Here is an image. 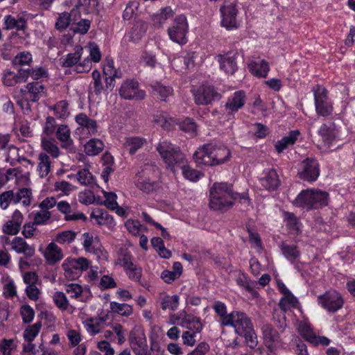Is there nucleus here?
<instances>
[{
  "label": "nucleus",
  "mask_w": 355,
  "mask_h": 355,
  "mask_svg": "<svg viewBox=\"0 0 355 355\" xmlns=\"http://www.w3.org/2000/svg\"><path fill=\"white\" fill-rule=\"evenodd\" d=\"M157 150L166 164V168L173 173H175L186 163L185 155L181 152L180 148L168 141L159 142Z\"/></svg>",
  "instance_id": "nucleus-2"
},
{
  "label": "nucleus",
  "mask_w": 355,
  "mask_h": 355,
  "mask_svg": "<svg viewBox=\"0 0 355 355\" xmlns=\"http://www.w3.org/2000/svg\"><path fill=\"white\" fill-rule=\"evenodd\" d=\"M159 173L156 167L149 166L144 167L136 175L135 184L137 187L146 193L153 191Z\"/></svg>",
  "instance_id": "nucleus-6"
},
{
  "label": "nucleus",
  "mask_w": 355,
  "mask_h": 355,
  "mask_svg": "<svg viewBox=\"0 0 355 355\" xmlns=\"http://www.w3.org/2000/svg\"><path fill=\"white\" fill-rule=\"evenodd\" d=\"M153 122L164 130H170L178 123L175 118L171 117L164 112H157L154 114Z\"/></svg>",
  "instance_id": "nucleus-41"
},
{
  "label": "nucleus",
  "mask_w": 355,
  "mask_h": 355,
  "mask_svg": "<svg viewBox=\"0 0 355 355\" xmlns=\"http://www.w3.org/2000/svg\"><path fill=\"white\" fill-rule=\"evenodd\" d=\"M42 327L40 322L29 325L23 333V338L26 342H33L39 334Z\"/></svg>",
  "instance_id": "nucleus-58"
},
{
  "label": "nucleus",
  "mask_w": 355,
  "mask_h": 355,
  "mask_svg": "<svg viewBox=\"0 0 355 355\" xmlns=\"http://www.w3.org/2000/svg\"><path fill=\"white\" fill-rule=\"evenodd\" d=\"M105 320L102 317H93L85 319L83 324L86 331L92 336L99 334L104 327Z\"/></svg>",
  "instance_id": "nucleus-36"
},
{
  "label": "nucleus",
  "mask_w": 355,
  "mask_h": 355,
  "mask_svg": "<svg viewBox=\"0 0 355 355\" xmlns=\"http://www.w3.org/2000/svg\"><path fill=\"white\" fill-rule=\"evenodd\" d=\"M57 139L61 143L63 148L71 150L73 148V142L71 136V130L67 125H59L55 131Z\"/></svg>",
  "instance_id": "nucleus-34"
},
{
  "label": "nucleus",
  "mask_w": 355,
  "mask_h": 355,
  "mask_svg": "<svg viewBox=\"0 0 355 355\" xmlns=\"http://www.w3.org/2000/svg\"><path fill=\"white\" fill-rule=\"evenodd\" d=\"M259 182L268 191L277 190L280 185L279 175L273 168L264 169L259 178Z\"/></svg>",
  "instance_id": "nucleus-23"
},
{
  "label": "nucleus",
  "mask_w": 355,
  "mask_h": 355,
  "mask_svg": "<svg viewBox=\"0 0 355 355\" xmlns=\"http://www.w3.org/2000/svg\"><path fill=\"white\" fill-rule=\"evenodd\" d=\"M119 95L125 100L140 101L145 98L146 92L139 88V83L134 79H127L121 84Z\"/></svg>",
  "instance_id": "nucleus-14"
},
{
  "label": "nucleus",
  "mask_w": 355,
  "mask_h": 355,
  "mask_svg": "<svg viewBox=\"0 0 355 355\" xmlns=\"http://www.w3.org/2000/svg\"><path fill=\"white\" fill-rule=\"evenodd\" d=\"M234 201H240L247 205L250 200L245 193H234L232 186L225 183H214L210 189L209 206L214 210L230 208Z\"/></svg>",
  "instance_id": "nucleus-1"
},
{
  "label": "nucleus",
  "mask_w": 355,
  "mask_h": 355,
  "mask_svg": "<svg viewBox=\"0 0 355 355\" xmlns=\"http://www.w3.org/2000/svg\"><path fill=\"white\" fill-rule=\"evenodd\" d=\"M17 347V342L13 339H3L0 343V351L3 355H12Z\"/></svg>",
  "instance_id": "nucleus-64"
},
{
  "label": "nucleus",
  "mask_w": 355,
  "mask_h": 355,
  "mask_svg": "<svg viewBox=\"0 0 355 355\" xmlns=\"http://www.w3.org/2000/svg\"><path fill=\"white\" fill-rule=\"evenodd\" d=\"M340 130L336 125L331 123L329 125L322 124L318 130L324 145L329 146L334 141L340 139Z\"/></svg>",
  "instance_id": "nucleus-24"
},
{
  "label": "nucleus",
  "mask_w": 355,
  "mask_h": 355,
  "mask_svg": "<svg viewBox=\"0 0 355 355\" xmlns=\"http://www.w3.org/2000/svg\"><path fill=\"white\" fill-rule=\"evenodd\" d=\"M4 243L10 245V250L17 254H22L26 257H32L35 253L34 245H29L21 236H15L12 240L6 237Z\"/></svg>",
  "instance_id": "nucleus-18"
},
{
  "label": "nucleus",
  "mask_w": 355,
  "mask_h": 355,
  "mask_svg": "<svg viewBox=\"0 0 355 355\" xmlns=\"http://www.w3.org/2000/svg\"><path fill=\"white\" fill-rule=\"evenodd\" d=\"M328 193L318 189L302 191L296 197L294 204L306 209H317L327 205Z\"/></svg>",
  "instance_id": "nucleus-3"
},
{
  "label": "nucleus",
  "mask_w": 355,
  "mask_h": 355,
  "mask_svg": "<svg viewBox=\"0 0 355 355\" xmlns=\"http://www.w3.org/2000/svg\"><path fill=\"white\" fill-rule=\"evenodd\" d=\"M312 91L317 114L324 117L331 115L334 108L332 102L328 97L327 90L324 87L318 85Z\"/></svg>",
  "instance_id": "nucleus-5"
},
{
  "label": "nucleus",
  "mask_w": 355,
  "mask_h": 355,
  "mask_svg": "<svg viewBox=\"0 0 355 355\" xmlns=\"http://www.w3.org/2000/svg\"><path fill=\"white\" fill-rule=\"evenodd\" d=\"M125 227L128 232L133 236H139L146 230V227L139 221L132 219H128L125 223Z\"/></svg>",
  "instance_id": "nucleus-62"
},
{
  "label": "nucleus",
  "mask_w": 355,
  "mask_h": 355,
  "mask_svg": "<svg viewBox=\"0 0 355 355\" xmlns=\"http://www.w3.org/2000/svg\"><path fill=\"white\" fill-rule=\"evenodd\" d=\"M195 58L196 53L194 52H189L185 55L174 58L171 61V65L176 71L190 69L194 67Z\"/></svg>",
  "instance_id": "nucleus-30"
},
{
  "label": "nucleus",
  "mask_w": 355,
  "mask_h": 355,
  "mask_svg": "<svg viewBox=\"0 0 355 355\" xmlns=\"http://www.w3.org/2000/svg\"><path fill=\"white\" fill-rule=\"evenodd\" d=\"M3 296L8 300L14 298L17 295V286L14 280L10 277L5 279L3 286Z\"/></svg>",
  "instance_id": "nucleus-56"
},
{
  "label": "nucleus",
  "mask_w": 355,
  "mask_h": 355,
  "mask_svg": "<svg viewBox=\"0 0 355 355\" xmlns=\"http://www.w3.org/2000/svg\"><path fill=\"white\" fill-rule=\"evenodd\" d=\"M75 121L78 124L75 134L79 139H85L98 132V125L95 120L89 118L84 113L76 116Z\"/></svg>",
  "instance_id": "nucleus-12"
},
{
  "label": "nucleus",
  "mask_w": 355,
  "mask_h": 355,
  "mask_svg": "<svg viewBox=\"0 0 355 355\" xmlns=\"http://www.w3.org/2000/svg\"><path fill=\"white\" fill-rule=\"evenodd\" d=\"M146 143V139L141 137H127L123 141V146L130 154H135Z\"/></svg>",
  "instance_id": "nucleus-42"
},
{
  "label": "nucleus",
  "mask_w": 355,
  "mask_h": 355,
  "mask_svg": "<svg viewBox=\"0 0 355 355\" xmlns=\"http://www.w3.org/2000/svg\"><path fill=\"white\" fill-rule=\"evenodd\" d=\"M51 169V162L49 156L45 153H41L38 155L37 172L41 178H46Z\"/></svg>",
  "instance_id": "nucleus-43"
},
{
  "label": "nucleus",
  "mask_w": 355,
  "mask_h": 355,
  "mask_svg": "<svg viewBox=\"0 0 355 355\" xmlns=\"http://www.w3.org/2000/svg\"><path fill=\"white\" fill-rule=\"evenodd\" d=\"M155 94L159 96L162 101L173 94V89L169 86L164 85L159 83H156L152 86Z\"/></svg>",
  "instance_id": "nucleus-61"
},
{
  "label": "nucleus",
  "mask_w": 355,
  "mask_h": 355,
  "mask_svg": "<svg viewBox=\"0 0 355 355\" xmlns=\"http://www.w3.org/2000/svg\"><path fill=\"white\" fill-rule=\"evenodd\" d=\"M195 103L199 105H207L213 101L220 100V94L210 85H201L198 88L191 89Z\"/></svg>",
  "instance_id": "nucleus-10"
},
{
  "label": "nucleus",
  "mask_w": 355,
  "mask_h": 355,
  "mask_svg": "<svg viewBox=\"0 0 355 355\" xmlns=\"http://www.w3.org/2000/svg\"><path fill=\"white\" fill-rule=\"evenodd\" d=\"M261 329L266 346L271 352L273 351L280 343L278 332L268 324H263Z\"/></svg>",
  "instance_id": "nucleus-28"
},
{
  "label": "nucleus",
  "mask_w": 355,
  "mask_h": 355,
  "mask_svg": "<svg viewBox=\"0 0 355 355\" xmlns=\"http://www.w3.org/2000/svg\"><path fill=\"white\" fill-rule=\"evenodd\" d=\"M104 148L103 141L98 139H92L85 145V152L90 156L96 155Z\"/></svg>",
  "instance_id": "nucleus-50"
},
{
  "label": "nucleus",
  "mask_w": 355,
  "mask_h": 355,
  "mask_svg": "<svg viewBox=\"0 0 355 355\" xmlns=\"http://www.w3.org/2000/svg\"><path fill=\"white\" fill-rule=\"evenodd\" d=\"M89 56L76 65V73L88 72L92 69V62L97 63L101 59V53L98 46L94 43L88 45Z\"/></svg>",
  "instance_id": "nucleus-19"
},
{
  "label": "nucleus",
  "mask_w": 355,
  "mask_h": 355,
  "mask_svg": "<svg viewBox=\"0 0 355 355\" xmlns=\"http://www.w3.org/2000/svg\"><path fill=\"white\" fill-rule=\"evenodd\" d=\"M28 14L23 12L17 15H6L3 17V28L6 30L24 31L27 26Z\"/></svg>",
  "instance_id": "nucleus-22"
},
{
  "label": "nucleus",
  "mask_w": 355,
  "mask_h": 355,
  "mask_svg": "<svg viewBox=\"0 0 355 355\" xmlns=\"http://www.w3.org/2000/svg\"><path fill=\"white\" fill-rule=\"evenodd\" d=\"M77 11L75 8H73L71 13L64 12L60 14L57 21L55 23V27L57 29L62 30L65 29L69 26L71 21L76 20Z\"/></svg>",
  "instance_id": "nucleus-46"
},
{
  "label": "nucleus",
  "mask_w": 355,
  "mask_h": 355,
  "mask_svg": "<svg viewBox=\"0 0 355 355\" xmlns=\"http://www.w3.org/2000/svg\"><path fill=\"white\" fill-rule=\"evenodd\" d=\"M147 27L146 23L142 21H136L130 33V40L134 42H138L146 33Z\"/></svg>",
  "instance_id": "nucleus-54"
},
{
  "label": "nucleus",
  "mask_w": 355,
  "mask_h": 355,
  "mask_svg": "<svg viewBox=\"0 0 355 355\" xmlns=\"http://www.w3.org/2000/svg\"><path fill=\"white\" fill-rule=\"evenodd\" d=\"M245 101V92L243 90L236 91L228 98L225 105V110L229 113L234 114L244 106Z\"/></svg>",
  "instance_id": "nucleus-26"
},
{
  "label": "nucleus",
  "mask_w": 355,
  "mask_h": 355,
  "mask_svg": "<svg viewBox=\"0 0 355 355\" xmlns=\"http://www.w3.org/2000/svg\"><path fill=\"white\" fill-rule=\"evenodd\" d=\"M221 26L227 31L239 28L241 21L237 18L238 10L236 6L232 2H225L220 7Z\"/></svg>",
  "instance_id": "nucleus-9"
},
{
  "label": "nucleus",
  "mask_w": 355,
  "mask_h": 355,
  "mask_svg": "<svg viewBox=\"0 0 355 355\" xmlns=\"http://www.w3.org/2000/svg\"><path fill=\"white\" fill-rule=\"evenodd\" d=\"M300 135V132L298 130L290 131L282 139L277 141L275 144L276 150L280 153L283 152L288 147L293 146Z\"/></svg>",
  "instance_id": "nucleus-40"
},
{
  "label": "nucleus",
  "mask_w": 355,
  "mask_h": 355,
  "mask_svg": "<svg viewBox=\"0 0 355 355\" xmlns=\"http://www.w3.org/2000/svg\"><path fill=\"white\" fill-rule=\"evenodd\" d=\"M110 309L112 313L117 314L122 317L128 318L133 313L132 306L126 303H119L112 301L110 303Z\"/></svg>",
  "instance_id": "nucleus-45"
},
{
  "label": "nucleus",
  "mask_w": 355,
  "mask_h": 355,
  "mask_svg": "<svg viewBox=\"0 0 355 355\" xmlns=\"http://www.w3.org/2000/svg\"><path fill=\"white\" fill-rule=\"evenodd\" d=\"M58 210L64 215L66 220H86L87 218L82 212L71 213V207L66 200H61L56 204Z\"/></svg>",
  "instance_id": "nucleus-35"
},
{
  "label": "nucleus",
  "mask_w": 355,
  "mask_h": 355,
  "mask_svg": "<svg viewBox=\"0 0 355 355\" xmlns=\"http://www.w3.org/2000/svg\"><path fill=\"white\" fill-rule=\"evenodd\" d=\"M66 291L70 297L80 302H86L91 297V293L89 289L83 288L78 284H69L66 286Z\"/></svg>",
  "instance_id": "nucleus-37"
},
{
  "label": "nucleus",
  "mask_w": 355,
  "mask_h": 355,
  "mask_svg": "<svg viewBox=\"0 0 355 355\" xmlns=\"http://www.w3.org/2000/svg\"><path fill=\"white\" fill-rule=\"evenodd\" d=\"M42 254L47 263L50 265L59 262L63 258L62 249L55 242H51L44 250Z\"/></svg>",
  "instance_id": "nucleus-32"
},
{
  "label": "nucleus",
  "mask_w": 355,
  "mask_h": 355,
  "mask_svg": "<svg viewBox=\"0 0 355 355\" xmlns=\"http://www.w3.org/2000/svg\"><path fill=\"white\" fill-rule=\"evenodd\" d=\"M89 262L85 258L66 259L62 267L64 276L69 280H74L80 277L81 273L89 268Z\"/></svg>",
  "instance_id": "nucleus-8"
},
{
  "label": "nucleus",
  "mask_w": 355,
  "mask_h": 355,
  "mask_svg": "<svg viewBox=\"0 0 355 355\" xmlns=\"http://www.w3.org/2000/svg\"><path fill=\"white\" fill-rule=\"evenodd\" d=\"M51 109L53 110L54 114L59 119H66L70 114L69 104L66 101L58 102L55 105L51 107Z\"/></svg>",
  "instance_id": "nucleus-59"
},
{
  "label": "nucleus",
  "mask_w": 355,
  "mask_h": 355,
  "mask_svg": "<svg viewBox=\"0 0 355 355\" xmlns=\"http://www.w3.org/2000/svg\"><path fill=\"white\" fill-rule=\"evenodd\" d=\"M297 174L300 179L314 182L320 175L319 164L316 159L307 158L303 160L298 166Z\"/></svg>",
  "instance_id": "nucleus-15"
},
{
  "label": "nucleus",
  "mask_w": 355,
  "mask_h": 355,
  "mask_svg": "<svg viewBox=\"0 0 355 355\" xmlns=\"http://www.w3.org/2000/svg\"><path fill=\"white\" fill-rule=\"evenodd\" d=\"M28 78V76L21 71L15 73L10 71L4 73L3 77V83L6 86L11 87L18 83H25Z\"/></svg>",
  "instance_id": "nucleus-44"
},
{
  "label": "nucleus",
  "mask_w": 355,
  "mask_h": 355,
  "mask_svg": "<svg viewBox=\"0 0 355 355\" xmlns=\"http://www.w3.org/2000/svg\"><path fill=\"white\" fill-rule=\"evenodd\" d=\"M76 178L78 183L83 186L92 187L96 184L94 176L87 168L79 170L76 174Z\"/></svg>",
  "instance_id": "nucleus-53"
},
{
  "label": "nucleus",
  "mask_w": 355,
  "mask_h": 355,
  "mask_svg": "<svg viewBox=\"0 0 355 355\" xmlns=\"http://www.w3.org/2000/svg\"><path fill=\"white\" fill-rule=\"evenodd\" d=\"M180 303V297L178 295H167L162 301V309L163 310L170 309L175 311L178 309Z\"/></svg>",
  "instance_id": "nucleus-63"
},
{
  "label": "nucleus",
  "mask_w": 355,
  "mask_h": 355,
  "mask_svg": "<svg viewBox=\"0 0 355 355\" xmlns=\"http://www.w3.org/2000/svg\"><path fill=\"white\" fill-rule=\"evenodd\" d=\"M83 53V48L81 46H76L73 52L69 53L60 59V65L63 67H74L76 72V65L81 62L80 58Z\"/></svg>",
  "instance_id": "nucleus-31"
},
{
  "label": "nucleus",
  "mask_w": 355,
  "mask_h": 355,
  "mask_svg": "<svg viewBox=\"0 0 355 355\" xmlns=\"http://www.w3.org/2000/svg\"><path fill=\"white\" fill-rule=\"evenodd\" d=\"M44 94V86L38 83H31L21 88L19 94L15 95L17 103L22 107L25 104L28 106V102H35Z\"/></svg>",
  "instance_id": "nucleus-4"
},
{
  "label": "nucleus",
  "mask_w": 355,
  "mask_h": 355,
  "mask_svg": "<svg viewBox=\"0 0 355 355\" xmlns=\"http://www.w3.org/2000/svg\"><path fill=\"white\" fill-rule=\"evenodd\" d=\"M219 64V68L227 75L233 74L237 70L236 53L229 51L218 54L215 57Z\"/></svg>",
  "instance_id": "nucleus-21"
},
{
  "label": "nucleus",
  "mask_w": 355,
  "mask_h": 355,
  "mask_svg": "<svg viewBox=\"0 0 355 355\" xmlns=\"http://www.w3.org/2000/svg\"><path fill=\"white\" fill-rule=\"evenodd\" d=\"M211 144H206L198 148L193 154L194 162L198 165L213 166Z\"/></svg>",
  "instance_id": "nucleus-29"
},
{
  "label": "nucleus",
  "mask_w": 355,
  "mask_h": 355,
  "mask_svg": "<svg viewBox=\"0 0 355 355\" xmlns=\"http://www.w3.org/2000/svg\"><path fill=\"white\" fill-rule=\"evenodd\" d=\"M250 73L258 78H266L270 71L268 62L265 60L252 61L248 64Z\"/></svg>",
  "instance_id": "nucleus-38"
},
{
  "label": "nucleus",
  "mask_w": 355,
  "mask_h": 355,
  "mask_svg": "<svg viewBox=\"0 0 355 355\" xmlns=\"http://www.w3.org/2000/svg\"><path fill=\"white\" fill-rule=\"evenodd\" d=\"M41 146L44 151L49 154L53 158H58L60 155V150L51 139L43 137L41 141Z\"/></svg>",
  "instance_id": "nucleus-55"
},
{
  "label": "nucleus",
  "mask_w": 355,
  "mask_h": 355,
  "mask_svg": "<svg viewBox=\"0 0 355 355\" xmlns=\"http://www.w3.org/2000/svg\"><path fill=\"white\" fill-rule=\"evenodd\" d=\"M23 221V214L20 211L16 209L12 213L11 218L3 225L2 230L5 234L16 235L19 232Z\"/></svg>",
  "instance_id": "nucleus-27"
},
{
  "label": "nucleus",
  "mask_w": 355,
  "mask_h": 355,
  "mask_svg": "<svg viewBox=\"0 0 355 355\" xmlns=\"http://www.w3.org/2000/svg\"><path fill=\"white\" fill-rule=\"evenodd\" d=\"M171 318L173 319L172 324H177L195 333L200 332L202 329L200 320L198 318L187 314L184 311L173 315Z\"/></svg>",
  "instance_id": "nucleus-16"
},
{
  "label": "nucleus",
  "mask_w": 355,
  "mask_h": 355,
  "mask_svg": "<svg viewBox=\"0 0 355 355\" xmlns=\"http://www.w3.org/2000/svg\"><path fill=\"white\" fill-rule=\"evenodd\" d=\"M318 304L328 312H336L344 304L342 295L334 290L327 291L318 297Z\"/></svg>",
  "instance_id": "nucleus-13"
},
{
  "label": "nucleus",
  "mask_w": 355,
  "mask_h": 355,
  "mask_svg": "<svg viewBox=\"0 0 355 355\" xmlns=\"http://www.w3.org/2000/svg\"><path fill=\"white\" fill-rule=\"evenodd\" d=\"M129 343L131 349L137 355H142L147 349L146 335L139 327H135L130 331Z\"/></svg>",
  "instance_id": "nucleus-17"
},
{
  "label": "nucleus",
  "mask_w": 355,
  "mask_h": 355,
  "mask_svg": "<svg viewBox=\"0 0 355 355\" xmlns=\"http://www.w3.org/2000/svg\"><path fill=\"white\" fill-rule=\"evenodd\" d=\"M252 324L250 318L243 311H233L225 318L224 326L234 329L235 333H244Z\"/></svg>",
  "instance_id": "nucleus-11"
},
{
  "label": "nucleus",
  "mask_w": 355,
  "mask_h": 355,
  "mask_svg": "<svg viewBox=\"0 0 355 355\" xmlns=\"http://www.w3.org/2000/svg\"><path fill=\"white\" fill-rule=\"evenodd\" d=\"M91 220L99 226H105L107 229L112 230L116 226V222L113 217L106 211L100 208L95 209L90 215Z\"/></svg>",
  "instance_id": "nucleus-25"
},
{
  "label": "nucleus",
  "mask_w": 355,
  "mask_h": 355,
  "mask_svg": "<svg viewBox=\"0 0 355 355\" xmlns=\"http://www.w3.org/2000/svg\"><path fill=\"white\" fill-rule=\"evenodd\" d=\"M77 236V233L72 230H64L58 232L53 239V241L62 245H69L73 243Z\"/></svg>",
  "instance_id": "nucleus-48"
},
{
  "label": "nucleus",
  "mask_w": 355,
  "mask_h": 355,
  "mask_svg": "<svg viewBox=\"0 0 355 355\" xmlns=\"http://www.w3.org/2000/svg\"><path fill=\"white\" fill-rule=\"evenodd\" d=\"M71 3L76 11L79 9L86 13L94 10L98 3V0H71Z\"/></svg>",
  "instance_id": "nucleus-49"
},
{
  "label": "nucleus",
  "mask_w": 355,
  "mask_h": 355,
  "mask_svg": "<svg viewBox=\"0 0 355 355\" xmlns=\"http://www.w3.org/2000/svg\"><path fill=\"white\" fill-rule=\"evenodd\" d=\"M297 299L291 294V292L284 295V297L279 302V306L284 312L292 308H295L297 306Z\"/></svg>",
  "instance_id": "nucleus-57"
},
{
  "label": "nucleus",
  "mask_w": 355,
  "mask_h": 355,
  "mask_svg": "<svg viewBox=\"0 0 355 355\" xmlns=\"http://www.w3.org/2000/svg\"><path fill=\"white\" fill-rule=\"evenodd\" d=\"M188 31L189 24L187 17L180 15L175 18L173 24L168 28V35L173 42L183 45L188 41L187 37Z\"/></svg>",
  "instance_id": "nucleus-7"
},
{
  "label": "nucleus",
  "mask_w": 355,
  "mask_h": 355,
  "mask_svg": "<svg viewBox=\"0 0 355 355\" xmlns=\"http://www.w3.org/2000/svg\"><path fill=\"white\" fill-rule=\"evenodd\" d=\"M82 245L84 250L89 253H92L97 257L103 254V248L99 237L92 232H85L82 235Z\"/></svg>",
  "instance_id": "nucleus-20"
},
{
  "label": "nucleus",
  "mask_w": 355,
  "mask_h": 355,
  "mask_svg": "<svg viewBox=\"0 0 355 355\" xmlns=\"http://www.w3.org/2000/svg\"><path fill=\"white\" fill-rule=\"evenodd\" d=\"M179 169H182L184 177L191 182H197L203 177V174L201 172L187 166V162L184 164L182 167H180Z\"/></svg>",
  "instance_id": "nucleus-60"
},
{
  "label": "nucleus",
  "mask_w": 355,
  "mask_h": 355,
  "mask_svg": "<svg viewBox=\"0 0 355 355\" xmlns=\"http://www.w3.org/2000/svg\"><path fill=\"white\" fill-rule=\"evenodd\" d=\"M281 250L284 256L291 262L297 261L300 256V252L294 245L283 243L281 245Z\"/></svg>",
  "instance_id": "nucleus-52"
},
{
  "label": "nucleus",
  "mask_w": 355,
  "mask_h": 355,
  "mask_svg": "<svg viewBox=\"0 0 355 355\" xmlns=\"http://www.w3.org/2000/svg\"><path fill=\"white\" fill-rule=\"evenodd\" d=\"M14 204L21 203L24 207H28L32 201V191L30 189L23 188L16 193L13 191Z\"/></svg>",
  "instance_id": "nucleus-47"
},
{
  "label": "nucleus",
  "mask_w": 355,
  "mask_h": 355,
  "mask_svg": "<svg viewBox=\"0 0 355 355\" xmlns=\"http://www.w3.org/2000/svg\"><path fill=\"white\" fill-rule=\"evenodd\" d=\"M297 328L301 336H302L309 343L315 335L311 324L307 319H303L302 320L299 321Z\"/></svg>",
  "instance_id": "nucleus-51"
},
{
  "label": "nucleus",
  "mask_w": 355,
  "mask_h": 355,
  "mask_svg": "<svg viewBox=\"0 0 355 355\" xmlns=\"http://www.w3.org/2000/svg\"><path fill=\"white\" fill-rule=\"evenodd\" d=\"M236 282L240 287L248 292L252 298H255L259 296L258 293L254 289L257 282L255 281L250 280L244 273L239 272L236 278Z\"/></svg>",
  "instance_id": "nucleus-39"
},
{
  "label": "nucleus",
  "mask_w": 355,
  "mask_h": 355,
  "mask_svg": "<svg viewBox=\"0 0 355 355\" xmlns=\"http://www.w3.org/2000/svg\"><path fill=\"white\" fill-rule=\"evenodd\" d=\"M211 149L213 166L220 165L230 160L231 152L226 146L211 144Z\"/></svg>",
  "instance_id": "nucleus-33"
}]
</instances>
